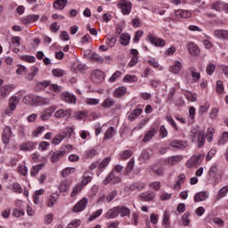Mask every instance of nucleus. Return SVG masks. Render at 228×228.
I'll return each mask as SVG.
<instances>
[{"label": "nucleus", "instance_id": "obj_1", "mask_svg": "<svg viewBox=\"0 0 228 228\" xmlns=\"http://www.w3.org/2000/svg\"><path fill=\"white\" fill-rule=\"evenodd\" d=\"M118 215H120L122 218H124V216H129L131 215V209L126 206L114 207L107 211L105 218H107V220H111L117 218Z\"/></svg>", "mask_w": 228, "mask_h": 228}, {"label": "nucleus", "instance_id": "obj_2", "mask_svg": "<svg viewBox=\"0 0 228 228\" xmlns=\"http://www.w3.org/2000/svg\"><path fill=\"white\" fill-rule=\"evenodd\" d=\"M23 102L25 104H36L37 106H47V104H50L51 100L43 96L28 94L23 98Z\"/></svg>", "mask_w": 228, "mask_h": 228}, {"label": "nucleus", "instance_id": "obj_3", "mask_svg": "<svg viewBox=\"0 0 228 228\" xmlns=\"http://www.w3.org/2000/svg\"><path fill=\"white\" fill-rule=\"evenodd\" d=\"M19 102H20V99L16 95H12L8 102V109L4 110V115L10 117V115H13V111L17 110V106H19Z\"/></svg>", "mask_w": 228, "mask_h": 228}, {"label": "nucleus", "instance_id": "obj_4", "mask_svg": "<svg viewBox=\"0 0 228 228\" xmlns=\"http://www.w3.org/2000/svg\"><path fill=\"white\" fill-rule=\"evenodd\" d=\"M72 133H74V129H72V127H68L67 131H62L61 133H59V134H57L52 141V143L53 145H60V143H61V142H63V140H65V138H67V136H72Z\"/></svg>", "mask_w": 228, "mask_h": 228}, {"label": "nucleus", "instance_id": "obj_5", "mask_svg": "<svg viewBox=\"0 0 228 228\" xmlns=\"http://www.w3.org/2000/svg\"><path fill=\"white\" fill-rule=\"evenodd\" d=\"M202 159H204V154L199 153L192 156L186 163L187 168H193V167H197L202 163Z\"/></svg>", "mask_w": 228, "mask_h": 228}, {"label": "nucleus", "instance_id": "obj_6", "mask_svg": "<svg viewBox=\"0 0 228 228\" xmlns=\"http://www.w3.org/2000/svg\"><path fill=\"white\" fill-rule=\"evenodd\" d=\"M118 8H120L123 15H129L133 4L128 0H120L118 4Z\"/></svg>", "mask_w": 228, "mask_h": 228}, {"label": "nucleus", "instance_id": "obj_7", "mask_svg": "<svg viewBox=\"0 0 228 228\" xmlns=\"http://www.w3.org/2000/svg\"><path fill=\"white\" fill-rule=\"evenodd\" d=\"M15 90V86L13 84L11 85H5L0 87V101H3V99H6L12 92Z\"/></svg>", "mask_w": 228, "mask_h": 228}, {"label": "nucleus", "instance_id": "obj_8", "mask_svg": "<svg viewBox=\"0 0 228 228\" xmlns=\"http://www.w3.org/2000/svg\"><path fill=\"white\" fill-rule=\"evenodd\" d=\"M91 79L93 83L99 85V83H102L104 81V73L101 71V69H96L92 72Z\"/></svg>", "mask_w": 228, "mask_h": 228}, {"label": "nucleus", "instance_id": "obj_9", "mask_svg": "<svg viewBox=\"0 0 228 228\" xmlns=\"http://www.w3.org/2000/svg\"><path fill=\"white\" fill-rule=\"evenodd\" d=\"M61 97L64 102H68L69 104H76L77 102V97L69 92H62Z\"/></svg>", "mask_w": 228, "mask_h": 228}, {"label": "nucleus", "instance_id": "obj_10", "mask_svg": "<svg viewBox=\"0 0 228 228\" xmlns=\"http://www.w3.org/2000/svg\"><path fill=\"white\" fill-rule=\"evenodd\" d=\"M122 180L120 179V177L115 175V173L113 171H111L109 175L103 180V184H110V183H111V184H118V183H120Z\"/></svg>", "mask_w": 228, "mask_h": 228}, {"label": "nucleus", "instance_id": "obj_11", "mask_svg": "<svg viewBox=\"0 0 228 228\" xmlns=\"http://www.w3.org/2000/svg\"><path fill=\"white\" fill-rule=\"evenodd\" d=\"M88 205V199L83 198L80 200L74 207H73V212L74 213H81V211H84Z\"/></svg>", "mask_w": 228, "mask_h": 228}, {"label": "nucleus", "instance_id": "obj_12", "mask_svg": "<svg viewBox=\"0 0 228 228\" xmlns=\"http://www.w3.org/2000/svg\"><path fill=\"white\" fill-rule=\"evenodd\" d=\"M140 200H142V202H152V200H154V199L156 198V192L154 191H145L142 192L139 195Z\"/></svg>", "mask_w": 228, "mask_h": 228}, {"label": "nucleus", "instance_id": "obj_13", "mask_svg": "<svg viewBox=\"0 0 228 228\" xmlns=\"http://www.w3.org/2000/svg\"><path fill=\"white\" fill-rule=\"evenodd\" d=\"M40 19V15L38 14H28L23 18H21L20 22L21 24H24V26H28V24H31L33 22H37Z\"/></svg>", "mask_w": 228, "mask_h": 228}, {"label": "nucleus", "instance_id": "obj_14", "mask_svg": "<svg viewBox=\"0 0 228 228\" xmlns=\"http://www.w3.org/2000/svg\"><path fill=\"white\" fill-rule=\"evenodd\" d=\"M58 200H60V194L56 192L50 194L46 199L47 208H54V205L57 204Z\"/></svg>", "mask_w": 228, "mask_h": 228}, {"label": "nucleus", "instance_id": "obj_15", "mask_svg": "<svg viewBox=\"0 0 228 228\" xmlns=\"http://www.w3.org/2000/svg\"><path fill=\"white\" fill-rule=\"evenodd\" d=\"M55 110H56L55 106H51L45 109L43 111V114L40 116L41 120L43 121L49 120L50 117H53V113H54Z\"/></svg>", "mask_w": 228, "mask_h": 228}, {"label": "nucleus", "instance_id": "obj_16", "mask_svg": "<svg viewBox=\"0 0 228 228\" xmlns=\"http://www.w3.org/2000/svg\"><path fill=\"white\" fill-rule=\"evenodd\" d=\"M10 138H12V128L10 126H6L4 129V133L2 135L3 142L5 145H8L10 143Z\"/></svg>", "mask_w": 228, "mask_h": 228}, {"label": "nucleus", "instance_id": "obj_17", "mask_svg": "<svg viewBox=\"0 0 228 228\" xmlns=\"http://www.w3.org/2000/svg\"><path fill=\"white\" fill-rule=\"evenodd\" d=\"M72 115V110H63L60 109L54 113L55 118H63L64 117H70Z\"/></svg>", "mask_w": 228, "mask_h": 228}, {"label": "nucleus", "instance_id": "obj_18", "mask_svg": "<svg viewBox=\"0 0 228 228\" xmlns=\"http://www.w3.org/2000/svg\"><path fill=\"white\" fill-rule=\"evenodd\" d=\"M127 94V87L126 86H119L117 89L114 90L113 92V97L116 99H120L124 97Z\"/></svg>", "mask_w": 228, "mask_h": 228}, {"label": "nucleus", "instance_id": "obj_19", "mask_svg": "<svg viewBox=\"0 0 228 228\" xmlns=\"http://www.w3.org/2000/svg\"><path fill=\"white\" fill-rule=\"evenodd\" d=\"M71 184H72V181H69V180L62 181L59 184V187H58L59 191H61V193H67V191H69Z\"/></svg>", "mask_w": 228, "mask_h": 228}, {"label": "nucleus", "instance_id": "obj_20", "mask_svg": "<svg viewBox=\"0 0 228 228\" xmlns=\"http://www.w3.org/2000/svg\"><path fill=\"white\" fill-rule=\"evenodd\" d=\"M151 44H153V45H156L157 47H165V40L161 38H158L154 37L153 35L149 36Z\"/></svg>", "mask_w": 228, "mask_h": 228}, {"label": "nucleus", "instance_id": "obj_21", "mask_svg": "<svg viewBox=\"0 0 228 228\" xmlns=\"http://www.w3.org/2000/svg\"><path fill=\"white\" fill-rule=\"evenodd\" d=\"M169 145L174 149H186L188 143L184 141L175 140L169 142Z\"/></svg>", "mask_w": 228, "mask_h": 228}, {"label": "nucleus", "instance_id": "obj_22", "mask_svg": "<svg viewBox=\"0 0 228 228\" xmlns=\"http://www.w3.org/2000/svg\"><path fill=\"white\" fill-rule=\"evenodd\" d=\"M214 37L222 40H228V30L216 29L214 31Z\"/></svg>", "mask_w": 228, "mask_h": 228}, {"label": "nucleus", "instance_id": "obj_23", "mask_svg": "<svg viewBox=\"0 0 228 228\" xmlns=\"http://www.w3.org/2000/svg\"><path fill=\"white\" fill-rule=\"evenodd\" d=\"M181 161H183V155H175L167 159V163H168V165H171V167L181 163Z\"/></svg>", "mask_w": 228, "mask_h": 228}, {"label": "nucleus", "instance_id": "obj_24", "mask_svg": "<svg viewBox=\"0 0 228 228\" xmlns=\"http://www.w3.org/2000/svg\"><path fill=\"white\" fill-rule=\"evenodd\" d=\"M162 225L164 228H170V212L168 210L164 211Z\"/></svg>", "mask_w": 228, "mask_h": 228}, {"label": "nucleus", "instance_id": "obj_25", "mask_svg": "<svg viewBox=\"0 0 228 228\" xmlns=\"http://www.w3.org/2000/svg\"><path fill=\"white\" fill-rule=\"evenodd\" d=\"M189 72H191L192 81L194 83H197L200 80V72L197 71V69L195 67H190Z\"/></svg>", "mask_w": 228, "mask_h": 228}, {"label": "nucleus", "instance_id": "obj_26", "mask_svg": "<svg viewBox=\"0 0 228 228\" xmlns=\"http://www.w3.org/2000/svg\"><path fill=\"white\" fill-rule=\"evenodd\" d=\"M183 69V64L179 61H175L174 62V65L170 66L169 70L173 74H179L181 72V69Z\"/></svg>", "mask_w": 228, "mask_h": 228}, {"label": "nucleus", "instance_id": "obj_27", "mask_svg": "<svg viewBox=\"0 0 228 228\" xmlns=\"http://www.w3.org/2000/svg\"><path fill=\"white\" fill-rule=\"evenodd\" d=\"M208 197H209V195L208 194V191H200L196 193V195L194 196V202H202L204 200H206L208 199Z\"/></svg>", "mask_w": 228, "mask_h": 228}, {"label": "nucleus", "instance_id": "obj_28", "mask_svg": "<svg viewBox=\"0 0 228 228\" xmlns=\"http://www.w3.org/2000/svg\"><path fill=\"white\" fill-rule=\"evenodd\" d=\"M142 112H143V110L137 107L129 114L128 120H131V121L135 120V118H138V117H140V115H142Z\"/></svg>", "mask_w": 228, "mask_h": 228}, {"label": "nucleus", "instance_id": "obj_29", "mask_svg": "<svg viewBox=\"0 0 228 228\" xmlns=\"http://www.w3.org/2000/svg\"><path fill=\"white\" fill-rule=\"evenodd\" d=\"M36 145L37 144L35 142H23L20 144V151H24L26 152L28 151H33V149H35Z\"/></svg>", "mask_w": 228, "mask_h": 228}, {"label": "nucleus", "instance_id": "obj_30", "mask_svg": "<svg viewBox=\"0 0 228 228\" xmlns=\"http://www.w3.org/2000/svg\"><path fill=\"white\" fill-rule=\"evenodd\" d=\"M187 49L192 56H197L200 53L199 47L193 43H188Z\"/></svg>", "mask_w": 228, "mask_h": 228}, {"label": "nucleus", "instance_id": "obj_31", "mask_svg": "<svg viewBox=\"0 0 228 228\" xmlns=\"http://www.w3.org/2000/svg\"><path fill=\"white\" fill-rule=\"evenodd\" d=\"M186 181V175L184 174H181L178 175V180L174 185L175 190H181V185L184 184V182Z\"/></svg>", "mask_w": 228, "mask_h": 228}, {"label": "nucleus", "instance_id": "obj_32", "mask_svg": "<svg viewBox=\"0 0 228 228\" xmlns=\"http://www.w3.org/2000/svg\"><path fill=\"white\" fill-rule=\"evenodd\" d=\"M194 138H197L199 147H202V145H204V131L199 130L198 132H196L194 134Z\"/></svg>", "mask_w": 228, "mask_h": 228}, {"label": "nucleus", "instance_id": "obj_33", "mask_svg": "<svg viewBox=\"0 0 228 228\" xmlns=\"http://www.w3.org/2000/svg\"><path fill=\"white\" fill-rule=\"evenodd\" d=\"M67 3H69V0H55L53 8H55V10H63V8L67 6Z\"/></svg>", "mask_w": 228, "mask_h": 228}, {"label": "nucleus", "instance_id": "obj_34", "mask_svg": "<svg viewBox=\"0 0 228 228\" xmlns=\"http://www.w3.org/2000/svg\"><path fill=\"white\" fill-rule=\"evenodd\" d=\"M131 54H132L133 58L131 59L128 66L129 67H134V65H136V63H138V50L132 49L131 50Z\"/></svg>", "mask_w": 228, "mask_h": 228}, {"label": "nucleus", "instance_id": "obj_35", "mask_svg": "<svg viewBox=\"0 0 228 228\" xmlns=\"http://www.w3.org/2000/svg\"><path fill=\"white\" fill-rule=\"evenodd\" d=\"M102 108H104V110H108L110 108H112V106H115V100L112 98H106L101 104Z\"/></svg>", "mask_w": 228, "mask_h": 228}, {"label": "nucleus", "instance_id": "obj_36", "mask_svg": "<svg viewBox=\"0 0 228 228\" xmlns=\"http://www.w3.org/2000/svg\"><path fill=\"white\" fill-rule=\"evenodd\" d=\"M175 15L181 19H190V17H191V12L186 10H178L175 12Z\"/></svg>", "mask_w": 228, "mask_h": 228}, {"label": "nucleus", "instance_id": "obj_37", "mask_svg": "<svg viewBox=\"0 0 228 228\" xmlns=\"http://www.w3.org/2000/svg\"><path fill=\"white\" fill-rule=\"evenodd\" d=\"M154 134H156V128H151L143 137L142 142L147 143V142H151L152 138H154Z\"/></svg>", "mask_w": 228, "mask_h": 228}, {"label": "nucleus", "instance_id": "obj_38", "mask_svg": "<svg viewBox=\"0 0 228 228\" xmlns=\"http://www.w3.org/2000/svg\"><path fill=\"white\" fill-rule=\"evenodd\" d=\"M65 156V151H59L57 152H53L51 161L52 163H56L60 160V158H63Z\"/></svg>", "mask_w": 228, "mask_h": 228}, {"label": "nucleus", "instance_id": "obj_39", "mask_svg": "<svg viewBox=\"0 0 228 228\" xmlns=\"http://www.w3.org/2000/svg\"><path fill=\"white\" fill-rule=\"evenodd\" d=\"M146 184L143 182H135L130 186V190H137V191H142L145 188Z\"/></svg>", "mask_w": 228, "mask_h": 228}, {"label": "nucleus", "instance_id": "obj_40", "mask_svg": "<svg viewBox=\"0 0 228 228\" xmlns=\"http://www.w3.org/2000/svg\"><path fill=\"white\" fill-rule=\"evenodd\" d=\"M97 154H99V152L97 151V150H95L94 148H90L87 151H86V152H85V156H86V159H92L95 158V156H97Z\"/></svg>", "mask_w": 228, "mask_h": 228}, {"label": "nucleus", "instance_id": "obj_41", "mask_svg": "<svg viewBox=\"0 0 228 228\" xmlns=\"http://www.w3.org/2000/svg\"><path fill=\"white\" fill-rule=\"evenodd\" d=\"M130 41L131 36H129V34H122L119 39V44H121V45H129Z\"/></svg>", "mask_w": 228, "mask_h": 228}, {"label": "nucleus", "instance_id": "obj_42", "mask_svg": "<svg viewBox=\"0 0 228 228\" xmlns=\"http://www.w3.org/2000/svg\"><path fill=\"white\" fill-rule=\"evenodd\" d=\"M134 168V159H130L125 168V175H127L133 172Z\"/></svg>", "mask_w": 228, "mask_h": 228}, {"label": "nucleus", "instance_id": "obj_43", "mask_svg": "<svg viewBox=\"0 0 228 228\" xmlns=\"http://www.w3.org/2000/svg\"><path fill=\"white\" fill-rule=\"evenodd\" d=\"M153 174H156V175H163L165 167L159 165H154L151 168Z\"/></svg>", "mask_w": 228, "mask_h": 228}, {"label": "nucleus", "instance_id": "obj_44", "mask_svg": "<svg viewBox=\"0 0 228 228\" xmlns=\"http://www.w3.org/2000/svg\"><path fill=\"white\" fill-rule=\"evenodd\" d=\"M45 167V164H38L37 166H34L30 171V175L32 177L37 176V175L38 174V172H40V170H42V167Z\"/></svg>", "mask_w": 228, "mask_h": 228}, {"label": "nucleus", "instance_id": "obj_45", "mask_svg": "<svg viewBox=\"0 0 228 228\" xmlns=\"http://www.w3.org/2000/svg\"><path fill=\"white\" fill-rule=\"evenodd\" d=\"M81 191H83V186H81L79 183H77L72 190L71 193H70V197L74 198L77 195H79V193H81Z\"/></svg>", "mask_w": 228, "mask_h": 228}, {"label": "nucleus", "instance_id": "obj_46", "mask_svg": "<svg viewBox=\"0 0 228 228\" xmlns=\"http://www.w3.org/2000/svg\"><path fill=\"white\" fill-rule=\"evenodd\" d=\"M115 134V128L110 126L104 134V140H111Z\"/></svg>", "mask_w": 228, "mask_h": 228}, {"label": "nucleus", "instance_id": "obj_47", "mask_svg": "<svg viewBox=\"0 0 228 228\" xmlns=\"http://www.w3.org/2000/svg\"><path fill=\"white\" fill-rule=\"evenodd\" d=\"M110 161H111V158H110V157L105 158L100 164L98 163V169L102 170V169L106 168V167H108V165H110Z\"/></svg>", "mask_w": 228, "mask_h": 228}, {"label": "nucleus", "instance_id": "obj_48", "mask_svg": "<svg viewBox=\"0 0 228 228\" xmlns=\"http://www.w3.org/2000/svg\"><path fill=\"white\" fill-rule=\"evenodd\" d=\"M222 8H223V2L220 0L216 1L211 4V10H216V12H222Z\"/></svg>", "mask_w": 228, "mask_h": 228}, {"label": "nucleus", "instance_id": "obj_49", "mask_svg": "<svg viewBox=\"0 0 228 228\" xmlns=\"http://www.w3.org/2000/svg\"><path fill=\"white\" fill-rule=\"evenodd\" d=\"M123 81L125 83H136L138 77L135 75H126L124 77Z\"/></svg>", "mask_w": 228, "mask_h": 228}, {"label": "nucleus", "instance_id": "obj_50", "mask_svg": "<svg viewBox=\"0 0 228 228\" xmlns=\"http://www.w3.org/2000/svg\"><path fill=\"white\" fill-rule=\"evenodd\" d=\"M20 60H22V61H27V63H35V61H37L35 56L32 55H21Z\"/></svg>", "mask_w": 228, "mask_h": 228}, {"label": "nucleus", "instance_id": "obj_51", "mask_svg": "<svg viewBox=\"0 0 228 228\" xmlns=\"http://www.w3.org/2000/svg\"><path fill=\"white\" fill-rule=\"evenodd\" d=\"M89 183H92V176L84 175L82 176V180H81L80 183H78V184L81 185L82 188H85V186H86V184H88Z\"/></svg>", "mask_w": 228, "mask_h": 228}, {"label": "nucleus", "instance_id": "obj_52", "mask_svg": "<svg viewBox=\"0 0 228 228\" xmlns=\"http://www.w3.org/2000/svg\"><path fill=\"white\" fill-rule=\"evenodd\" d=\"M133 156V151H131L130 150H126L123 151L120 154H119V158L121 159H129V158H131Z\"/></svg>", "mask_w": 228, "mask_h": 228}, {"label": "nucleus", "instance_id": "obj_53", "mask_svg": "<svg viewBox=\"0 0 228 228\" xmlns=\"http://www.w3.org/2000/svg\"><path fill=\"white\" fill-rule=\"evenodd\" d=\"M76 172V167H66L61 171L62 177H69L70 174H74Z\"/></svg>", "mask_w": 228, "mask_h": 228}, {"label": "nucleus", "instance_id": "obj_54", "mask_svg": "<svg viewBox=\"0 0 228 228\" xmlns=\"http://www.w3.org/2000/svg\"><path fill=\"white\" fill-rule=\"evenodd\" d=\"M45 131V126H37L32 133L33 136L35 138H37V136H40V134H42V133H44Z\"/></svg>", "mask_w": 228, "mask_h": 228}, {"label": "nucleus", "instance_id": "obj_55", "mask_svg": "<svg viewBox=\"0 0 228 228\" xmlns=\"http://www.w3.org/2000/svg\"><path fill=\"white\" fill-rule=\"evenodd\" d=\"M52 74L54 77H63V76H65V70L55 69L52 70Z\"/></svg>", "mask_w": 228, "mask_h": 228}, {"label": "nucleus", "instance_id": "obj_56", "mask_svg": "<svg viewBox=\"0 0 228 228\" xmlns=\"http://www.w3.org/2000/svg\"><path fill=\"white\" fill-rule=\"evenodd\" d=\"M227 192H228V185L220 189V191L217 193V200H220V199H223V197H225V195H227Z\"/></svg>", "mask_w": 228, "mask_h": 228}, {"label": "nucleus", "instance_id": "obj_57", "mask_svg": "<svg viewBox=\"0 0 228 228\" xmlns=\"http://www.w3.org/2000/svg\"><path fill=\"white\" fill-rule=\"evenodd\" d=\"M106 44L109 45V47H115V45L117 44V38H115L113 36H110L106 38Z\"/></svg>", "mask_w": 228, "mask_h": 228}, {"label": "nucleus", "instance_id": "obj_58", "mask_svg": "<svg viewBox=\"0 0 228 228\" xmlns=\"http://www.w3.org/2000/svg\"><path fill=\"white\" fill-rule=\"evenodd\" d=\"M99 102H101V100L95 98H87L86 100V104H88L89 106H97Z\"/></svg>", "mask_w": 228, "mask_h": 228}, {"label": "nucleus", "instance_id": "obj_59", "mask_svg": "<svg viewBox=\"0 0 228 228\" xmlns=\"http://www.w3.org/2000/svg\"><path fill=\"white\" fill-rule=\"evenodd\" d=\"M228 142V132H224L221 138L218 140L219 145H225Z\"/></svg>", "mask_w": 228, "mask_h": 228}, {"label": "nucleus", "instance_id": "obj_60", "mask_svg": "<svg viewBox=\"0 0 228 228\" xmlns=\"http://www.w3.org/2000/svg\"><path fill=\"white\" fill-rule=\"evenodd\" d=\"M185 97L187 101H190L191 102H195L197 101V94L191 92L186 93Z\"/></svg>", "mask_w": 228, "mask_h": 228}, {"label": "nucleus", "instance_id": "obj_61", "mask_svg": "<svg viewBox=\"0 0 228 228\" xmlns=\"http://www.w3.org/2000/svg\"><path fill=\"white\" fill-rule=\"evenodd\" d=\"M80 225H81V220L75 219L68 224L67 228H78Z\"/></svg>", "mask_w": 228, "mask_h": 228}, {"label": "nucleus", "instance_id": "obj_62", "mask_svg": "<svg viewBox=\"0 0 228 228\" xmlns=\"http://www.w3.org/2000/svg\"><path fill=\"white\" fill-rule=\"evenodd\" d=\"M224 82H222L221 80H218L216 82V91L217 92V94H224Z\"/></svg>", "mask_w": 228, "mask_h": 228}, {"label": "nucleus", "instance_id": "obj_63", "mask_svg": "<svg viewBox=\"0 0 228 228\" xmlns=\"http://www.w3.org/2000/svg\"><path fill=\"white\" fill-rule=\"evenodd\" d=\"M190 212H186L182 216V221L183 225H190Z\"/></svg>", "mask_w": 228, "mask_h": 228}, {"label": "nucleus", "instance_id": "obj_64", "mask_svg": "<svg viewBox=\"0 0 228 228\" xmlns=\"http://www.w3.org/2000/svg\"><path fill=\"white\" fill-rule=\"evenodd\" d=\"M215 70H216V66L213 63L208 64L206 68V71L208 76H211Z\"/></svg>", "mask_w": 228, "mask_h": 228}]
</instances>
